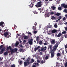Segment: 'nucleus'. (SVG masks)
Masks as SVG:
<instances>
[{
  "label": "nucleus",
  "instance_id": "obj_11",
  "mask_svg": "<svg viewBox=\"0 0 67 67\" xmlns=\"http://www.w3.org/2000/svg\"><path fill=\"white\" fill-rule=\"evenodd\" d=\"M9 49L10 51H11L12 49V47L10 46H9V47H7V51H9Z\"/></svg>",
  "mask_w": 67,
  "mask_h": 67
},
{
  "label": "nucleus",
  "instance_id": "obj_28",
  "mask_svg": "<svg viewBox=\"0 0 67 67\" xmlns=\"http://www.w3.org/2000/svg\"><path fill=\"white\" fill-rule=\"evenodd\" d=\"M32 29L35 30V31H36V27H34V26H33Z\"/></svg>",
  "mask_w": 67,
  "mask_h": 67
},
{
  "label": "nucleus",
  "instance_id": "obj_7",
  "mask_svg": "<svg viewBox=\"0 0 67 67\" xmlns=\"http://www.w3.org/2000/svg\"><path fill=\"white\" fill-rule=\"evenodd\" d=\"M28 43L30 45H32L33 44V39H31L29 40Z\"/></svg>",
  "mask_w": 67,
  "mask_h": 67
},
{
  "label": "nucleus",
  "instance_id": "obj_21",
  "mask_svg": "<svg viewBox=\"0 0 67 67\" xmlns=\"http://www.w3.org/2000/svg\"><path fill=\"white\" fill-rule=\"evenodd\" d=\"M55 15L57 16H59V15H60V13H56V14H55Z\"/></svg>",
  "mask_w": 67,
  "mask_h": 67
},
{
  "label": "nucleus",
  "instance_id": "obj_55",
  "mask_svg": "<svg viewBox=\"0 0 67 67\" xmlns=\"http://www.w3.org/2000/svg\"><path fill=\"white\" fill-rule=\"evenodd\" d=\"M60 39L61 40V41L63 40V36L61 37Z\"/></svg>",
  "mask_w": 67,
  "mask_h": 67
},
{
  "label": "nucleus",
  "instance_id": "obj_37",
  "mask_svg": "<svg viewBox=\"0 0 67 67\" xmlns=\"http://www.w3.org/2000/svg\"><path fill=\"white\" fill-rule=\"evenodd\" d=\"M35 1H36V0H31V2L32 3H34V2H35Z\"/></svg>",
  "mask_w": 67,
  "mask_h": 67
},
{
  "label": "nucleus",
  "instance_id": "obj_56",
  "mask_svg": "<svg viewBox=\"0 0 67 67\" xmlns=\"http://www.w3.org/2000/svg\"><path fill=\"white\" fill-rule=\"evenodd\" d=\"M19 46L20 47H23V46L22 44H20L19 45Z\"/></svg>",
  "mask_w": 67,
  "mask_h": 67
},
{
  "label": "nucleus",
  "instance_id": "obj_14",
  "mask_svg": "<svg viewBox=\"0 0 67 67\" xmlns=\"http://www.w3.org/2000/svg\"><path fill=\"white\" fill-rule=\"evenodd\" d=\"M23 37L24 40H26V39L27 40V39H28V38H29L26 35L24 36Z\"/></svg>",
  "mask_w": 67,
  "mask_h": 67
},
{
  "label": "nucleus",
  "instance_id": "obj_49",
  "mask_svg": "<svg viewBox=\"0 0 67 67\" xmlns=\"http://www.w3.org/2000/svg\"><path fill=\"white\" fill-rule=\"evenodd\" d=\"M52 45L50 46H49V48L50 49H52Z\"/></svg>",
  "mask_w": 67,
  "mask_h": 67
},
{
  "label": "nucleus",
  "instance_id": "obj_23",
  "mask_svg": "<svg viewBox=\"0 0 67 67\" xmlns=\"http://www.w3.org/2000/svg\"><path fill=\"white\" fill-rule=\"evenodd\" d=\"M63 12H65V13H67V9H64Z\"/></svg>",
  "mask_w": 67,
  "mask_h": 67
},
{
  "label": "nucleus",
  "instance_id": "obj_57",
  "mask_svg": "<svg viewBox=\"0 0 67 67\" xmlns=\"http://www.w3.org/2000/svg\"><path fill=\"white\" fill-rule=\"evenodd\" d=\"M28 60H29V61H30V60H31V59L29 57H28Z\"/></svg>",
  "mask_w": 67,
  "mask_h": 67
},
{
  "label": "nucleus",
  "instance_id": "obj_6",
  "mask_svg": "<svg viewBox=\"0 0 67 67\" xmlns=\"http://www.w3.org/2000/svg\"><path fill=\"white\" fill-rule=\"evenodd\" d=\"M17 51H18V49L16 48L15 49H12L11 51H10V52H11V53L12 54H13V53H14L15 52H17Z\"/></svg>",
  "mask_w": 67,
  "mask_h": 67
},
{
  "label": "nucleus",
  "instance_id": "obj_20",
  "mask_svg": "<svg viewBox=\"0 0 67 67\" xmlns=\"http://www.w3.org/2000/svg\"><path fill=\"white\" fill-rule=\"evenodd\" d=\"M41 52H42V51H44V47L42 46L41 47Z\"/></svg>",
  "mask_w": 67,
  "mask_h": 67
},
{
  "label": "nucleus",
  "instance_id": "obj_42",
  "mask_svg": "<svg viewBox=\"0 0 67 67\" xmlns=\"http://www.w3.org/2000/svg\"><path fill=\"white\" fill-rule=\"evenodd\" d=\"M54 26L55 28H57V25L56 24H55L54 25Z\"/></svg>",
  "mask_w": 67,
  "mask_h": 67
},
{
  "label": "nucleus",
  "instance_id": "obj_4",
  "mask_svg": "<svg viewBox=\"0 0 67 67\" xmlns=\"http://www.w3.org/2000/svg\"><path fill=\"white\" fill-rule=\"evenodd\" d=\"M30 62H24V65L25 67H26V66H27L28 65H30Z\"/></svg>",
  "mask_w": 67,
  "mask_h": 67
},
{
  "label": "nucleus",
  "instance_id": "obj_45",
  "mask_svg": "<svg viewBox=\"0 0 67 67\" xmlns=\"http://www.w3.org/2000/svg\"><path fill=\"white\" fill-rule=\"evenodd\" d=\"M66 20V17H64L63 19V21H65Z\"/></svg>",
  "mask_w": 67,
  "mask_h": 67
},
{
  "label": "nucleus",
  "instance_id": "obj_1",
  "mask_svg": "<svg viewBox=\"0 0 67 67\" xmlns=\"http://www.w3.org/2000/svg\"><path fill=\"white\" fill-rule=\"evenodd\" d=\"M59 43L58 42H56V44L53 47V48L50 51L51 56L52 58L54 56V55H55V51L56 50V48H57V47H58V46Z\"/></svg>",
  "mask_w": 67,
  "mask_h": 67
},
{
  "label": "nucleus",
  "instance_id": "obj_40",
  "mask_svg": "<svg viewBox=\"0 0 67 67\" xmlns=\"http://www.w3.org/2000/svg\"><path fill=\"white\" fill-rule=\"evenodd\" d=\"M45 58L46 59H48V56H47L45 57Z\"/></svg>",
  "mask_w": 67,
  "mask_h": 67
},
{
  "label": "nucleus",
  "instance_id": "obj_31",
  "mask_svg": "<svg viewBox=\"0 0 67 67\" xmlns=\"http://www.w3.org/2000/svg\"><path fill=\"white\" fill-rule=\"evenodd\" d=\"M58 18H59L58 19V21H59V20H60L62 19V16H60Z\"/></svg>",
  "mask_w": 67,
  "mask_h": 67
},
{
  "label": "nucleus",
  "instance_id": "obj_58",
  "mask_svg": "<svg viewBox=\"0 0 67 67\" xmlns=\"http://www.w3.org/2000/svg\"><path fill=\"white\" fill-rule=\"evenodd\" d=\"M65 31H67V26L65 27Z\"/></svg>",
  "mask_w": 67,
  "mask_h": 67
},
{
  "label": "nucleus",
  "instance_id": "obj_22",
  "mask_svg": "<svg viewBox=\"0 0 67 67\" xmlns=\"http://www.w3.org/2000/svg\"><path fill=\"white\" fill-rule=\"evenodd\" d=\"M51 44H55V40H52L51 41Z\"/></svg>",
  "mask_w": 67,
  "mask_h": 67
},
{
  "label": "nucleus",
  "instance_id": "obj_9",
  "mask_svg": "<svg viewBox=\"0 0 67 67\" xmlns=\"http://www.w3.org/2000/svg\"><path fill=\"white\" fill-rule=\"evenodd\" d=\"M5 37H7V35H9V33L8 32H6L4 33V35Z\"/></svg>",
  "mask_w": 67,
  "mask_h": 67
},
{
  "label": "nucleus",
  "instance_id": "obj_43",
  "mask_svg": "<svg viewBox=\"0 0 67 67\" xmlns=\"http://www.w3.org/2000/svg\"><path fill=\"white\" fill-rule=\"evenodd\" d=\"M54 13H55V12H50V14H54Z\"/></svg>",
  "mask_w": 67,
  "mask_h": 67
},
{
  "label": "nucleus",
  "instance_id": "obj_5",
  "mask_svg": "<svg viewBox=\"0 0 67 67\" xmlns=\"http://www.w3.org/2000/svg\"><path fill=\"white\" fill-rule=\"evenodd\" d=\"M39 66L40 65H39V64H38V63H34L33 64V65L32 66V67H37V66Z\"/></svg>",
  "mask_w": 67,
  "mask_h": 67
},
{
  "label": "nucleus",
  "instance_id": "obj_44",
  "mask_svg": "<svg viewBox=\"0 0 67 67\" xmlns=\"http://www.w3.org/2000/svg\"><path fill=\"white\" fill-rule=\"evenodd\" d=\"M22 51H23V49H22V48H21V49H19V51H20V52H21Z\"/></svg>",
  "mask_w": 67,
  "mask_h": 67
},
{
  "label": "nucleus",
  "instance_id": "obj_52",
  "mask_svg": "<svg viewBox=\"0 0 67 67\" xmlns=\"http://www.w3.org/2000/svg\"><path fill=\"white\" fill-rule=\"evenodd\" d=\"M27 34H30V35H31L32 34H31V33L29 31H28L27 32Z\"/></svg>",
  "mask_w": 67,
  "mask_h": 67
},
{
  "label": "nucleus",
  "instance_id": "obj_35",
  "mask_svg": "<svg viewBox=\"0 0 67 67\" xmlns=\"http://www.w3.org/2000/svg\"><path fill=\"white\" fill-rule=\"evenodd\" d=\"M66 33V31H64L62 32V34H65Z\"/></svg>",
  "mask_w": 67,
  "mask_h": 67
},
{
  "label": "nucleus",
  "instance_id": "obj_60",
  "mask_svg": "<svg viewBox=\"0 0 67 67\" xmlns=\"http://www.w3.org/2000/svg\"><path fill=\"white\" fill-rule=\"evenodd\" d=\"M37 62H38V63H40V60H37Z\"/></svg>",
  "mask_w": 67,
  "mask_h": 67
},
{
  "label": "nucleus",
  "instance_id": "obj_24",
  "mask_svg": "<svg viewBox=\"0 0 67 67\" xmlns=\"http://www.w3.org/2000/svg\"><path fill=\"white\" fill-rule=\"evenodd\" d=\"M8 51H6L4 53V55H6L8 54Z\"/></svg>",
  "mask_w": 67,
  "mask_h": 67
},
{
  "label": "nucleus",
  "instance_id": "obj_51",
  "mask_svg": "<svg viewBox=\"0 0 67 67\" xmlns=\"http://www.w3.org/2000/svg\"><path fill=\"white\" fill-rule=\"evenodd\" d=\"M37 48L36 47L35 48V49H34V51H35V52H36V51H37Z\"/></svg>",
  "mask_w": 67,
  "mask_h": 67
},
{
  "label": "nucleus",
  "instance_id": "obj_46",
  "mask_svg": "<svg viewBox=\"0 0 67 67\" xmlns=\"http://www.w3.org/2000/svg\"><path fill=\"white\" fill-rule=\"evenodd\" d=\"M36 48L37 49H39V48H40V46H38L37 47H36Z\"/></svg>",
  "mask_w": 67,
  "mask_h": 67
},
{
  "label": "nucleus",
  "instance_id": "obj_41",
  "mask_svg": "<svg viewBox=\"0 0 67 67\" xmlns=\"http://www.w3.org/2000/svg\"><path fill=\"white\" fill-rule=\"evenodd\" d=\"M56 66H59V63H56Z\"/></svg>",
  "mask_w": 67,
  "mask_h": 67
},
{
  "label": "nucleus",
  "instance_id": "obj_29",
  "mask_svg": "<svg viewBox=\"0 0 67 67\" xmlns=\"http://www.w3.org/2000/svg\"><path fill=\"white\" fill-rule=\"evenodd\" d=\"M33 13H34V14H37L38 13L36 11V10H35L33 12Z\"/></svg>",
  "mask_w": 67,
  "mask_h": 67
},
{
  "label": "nucleus",
  "instance_id": "obj_33",
  "mask_svg": "<svg viewBox=\"0 0 67 67\" xmlns=\"http://www.w3.org/2000/svg\"><path fill=\"white\" fill-rule=\"evenodd\" d=\"M39 44H40V45H42V41H39Z\"/></svg>",
  "mask_w": 67,
  "mask_h": 67
},
{
  "label": "nucleus",
  "instance_id": "obj_36",
  "mask_svg": "<svg viewBox=\"0 0 67 67\" xmlns=\"http://www.w3.org/2000/svg\"><path fill=\"white\" fill-rule=\"evenodd\" d=\"M37 33V31H34L33 32V33L34 34H36Z\"/></svg>",
  "mask_w": 67,
  "mask_h": 67
},
{
  "label": "nucleus",
  "instance_id": "obj_39",
  "mask_svg": "<svg viewBox=\"0 0 67 67\" xmlns=\"http://www.w3.org/2000/svg\"><path fill=\"white\" fill-rule=\"evenodd\" d=\"M41 62L42 64H43V63H45V62L43 61V60H41Z\"/></svg>",
  "mask_w": 67,
  "mask_h": 67
},
{
  "label": "nucleus",
  "instance_id": "obj_48",
  "mask_svg": "<svg viewBox=\"0 0 67 67\" xmlns=\"http://www.w3.org/2000/svg\"><path fill=\"white\" fill-rule=\"evenodd\" d=\"M26 62H27V63H28V62H30V61L29 60H28L27 59H26L25 60Z\"/></svg>",
  "mask_w": 67,
  "mask_h": 67
},
{
  "label": "nucleus",
  "instance_id": "obj_54",
  "mask_svg": "<svg viewBox=\"0 0 67 67\" xmlns=\"http://www.w3.org/2000/svg\"><path fill=\"white\" fill-rule=\"evenodd\" d=\"M64 8H65V9H67V5H65Z\"/></svg>",
  "mask_w": 67,
  "mask_h": 67
},
{
  "label": "nucleus",
  "instance_id": "obj_17",
  "mask_svg": "<svg viewBox=\"0 0 67 67\" xmlns=\"http://www.w3.org/2000/svg\"><path fill=\"white\" fill-rule=\"evenodd\" d=\"M65 4L63 3L61 4V7H64V8L65 6Z\"/></svg>",
  "mask_w": 67,
  "mask_h": 67
},
{
  "label": "nucleus",
  "instance_id": "obj_2",
  "mask_svg": "<svg viewBox=\"0 0 67 67\" xmlns=\"http://www.w3.org/2000/svg\"><path fill=\"white\" fill-rule=\"evenodd\" d=\"M42 5H43L42 2L40 1L37 3V4L35 5V7L36 8H40L41 7Z\"/></svg>",
  "mask_w": 67,
  "mask_h": 67
},
{
  "label": "nucleus",
  "instance_id": "obj_8",
  "mask_svg": "<svg viewBox=\"0 0 67 67\" xmlns=\"http://www.w3.org/2000/svg\"><path fill=\"white\" fill-rule=\"evenodd\" d=\"M3 24H4V22L1 21L0 23V26H2V27H4V26L3 25Z\"/></svg>",
  "mask_w": 67,
  "mask_h": 67
},
{
  "label": "nucleus",
  "instance_id": "obj_34",
  "mask_svg": "<svg viewBox=\"0 0 67 67\" xmlns=\"http://www.w3.org/2000/svg\"><path fill=\"white\" fill-rule=\"evenodd\" d=\"M10 67H15V64H12L11 65Z\"/></svg>",
  "mask_w": 67,
  "mask_h": 67
},
{
  "label": "nucleus",
  "instance_id": "obj_13",
  "mask_svg": "<svg viewBox=\"0 0 67 67\" xmlns=\"http://www.w3.org/2000/svg\"><path fill=\"white\" fill-rule=\"evenodd\" d=\"M62 35V33L59 32L58 34V35H57V37H60V36H61Z\"/></svg>",
  "mask_w": 67,
  "mask_h": 67
},
{
  "label": "nucleus",
  "instance_id": "obj_59",
  "mask_svg": "<svg viewBox=\"0 0 67 67\" xmlns=\"http://www.w3.org/2000/svg\"><path fill=\"white\" fill-rule=\"evenodd\" d=\"M67 34L64 36V37L65 38H67Z\"/></svg>",
  "mask_w": 67,
  "mask_h": 67
},
{
  "label": "nucleus",
  "instance_id": "obj_25",
  "mask_svg": "<svg viewBox=\"0 0 67 67\" xmlns=\"http://www.w3.org/2000/svg\"><path fill=\"white\" fill-rule=\"evenodd\" d=\"M51 8H52L53 10H54L56 9V7L54 6H52Z\"/></svg>",
  "mask_w": 67,
  "mask_h": 67
},
{
  "label": "nucleus",
  "instance_id": "obj_30",
  "mask_svg": "<svg viewBox=\"0 0 67 67\" xmlns=\"http://www.w3.org/2000/svg\"><path fill=\"white\" fill-rule=\"evenodd\" d=\"M19 44V42H16L15 43V45L16 46H17Z\"/></svg>",
  "mask_w": 67,
  "mask_h": 67
},
{
  "label": "nucleus",
  "instance_id": "obj_18",
  "mask_svg": "<svg viewBox=\"0 0 67 67\" xmlns=\"http://www.w3.org/2000/svg\"><path fill=\"white\" fill-rule=\"evenodd\" d=\"M58 10L60 11H61L62 10V7H58Z\"/></svg>",
  "mask_w": 67,
  "mask_h": 67
},
{
  "label": "nucleus",
  "instance_id": "obj_61",
  "mask_svg": "<svg viewBox=\"0 0 67 67\" xmlns=\"http://www.w3.org/2000/svg\"><path fill=\"white\" fill-rule=\"evenodd\" d=\"M52 34V36H54V34L52 33V34Z\"/></svg>",
  "mask_w": 67,
  "mask_h": 67
},
{
  "label": "nucleus",
  "instance_id": "obj_15",
  "mask_svg": "<svg viewBox=\"0 0 67 67\" xmlns=\"http://www.w3.org/2000/svg\"><path fill=\"white\" fill-rule=\"evenodd\" d=\"M57 30H53L52 31V33H55L57 32Z\"/></svg>",
  "mask_w": 67,
  "mask_h": 67
},
{
  "label": "nucleus",
  "instance_id": "obj_12",
  "mask_svg": "<svg viewBox=\"0 0 67 67\" xmlns=\"http://www.w3.org/2000/svg\"><path fill=\"white\" fill-rule=\"evenodd\" d=\"M34 3H31V4L29 5V7H30V8H32V7H33V5H34Z\"/></svg>",
  "mask_w": 67,
  "mask_h": 67
},
{
  "label": "nucleus",
  "instance_id": "obj_19",
  "mask_svg": "<svg viewBox=\"0 0 67 67\" xmlns=\"http://www.w3.org/2000/svg\"><path fill=\"white\" fill-rule=\"evenodd\" d=\"M57 56H61V54L60 53H58L57 54Z\"/></svg>",
  "mask_w": 67,
  "mask_h": 67
},
{
  "label": "nucleus",
  "instance_id": "obj_16",
  "mask_svg": "<svg viewBox=\"0 0 67 67\" xmlns=\"http://www.w3.org/2000/svg\"><path fill=\"white\" fill-rule=\"evenodd\" d=\"M10 64H9V65H8V64H6L5 65V67H10Z\"/></svg>",
  "mask_w": 67,
  "mask_h": 67
},
{
  "label": "nucleus",
  "instance_id": "obj_64",
  "mask_svg": "<svg viewBox=\"0 0 67 67\" xmlns=\"http://www.w3.org/2000/svg\"><path fill=\"white\" fill-rule=\"evenodd\" d=\"M65 48H67V45H65Z\"/></svg>",
  "mask_w": 67,
  "mask_h": 67
},
{
  "label": "nucleus",
  "instance_id": "obj_47",
  "mask_svg": "<svg viewBox=\"0 0 67 67\" xmlns=\"http://www.w3.org/2000/svg\"><path fill=\"white\" fill-rule=\"evenodd\" d=\"M64 66L65 67H67V62L65 63Z\"/></svg>",
  "mask_w": 67,
  "mask_h": 67
},
{
  "label": "nucleus",
  "instance_id": "obj_3",
  "mask_svg": "<svg viewBox=\"0 0 67 67\" xmlns=\"http://www.w3.org/2000/svg\"><path fill=\"white\" fill-rule=\"evenodd\" d=\"M2 47H3V45H1L0 46V49H1V50L0 51L1 54H2V53H3V52L5 51V48L3 47L2 48Z\"/></svg>",
  "mask_w": 67,
  "mask_h": 67
},
{
  "label": "nucleus",
  "instance_id": "obj_26",
  "mask_svg": "<svg viewBox=\"0 0 67 67\" xmlns=\"http://www.w3.org/2000/svg\"><path fill=\"white\" fill-rule=\"evenodd\" d=\"M55 17H54V16H53L51 18V19H52V20H54V19H55Z\"/></svg>",
  "mask_w": 67,
  "mask_h": 67
},
{
  "label": "nucleus",
  "instance_id": "obj_62",
  "mask_svg": "<svg viewBox=\"0 0 67 67\" xmlns=\"http://www.w3.org/2000/svg\"><path fill=\"white\" fill-rule=\"evenodd\" d=\"M38 10H39V11H40V12H41V8H39Z\"/></svg>",
  "mask_w": 67,
  "mask_h": 67
},
{
  "label": "nucleus",
  "instance_id": "obj_38",
  "mask_svg": "<svg viewBox=\"0 0 67 67\" xmlns=\"http://www.w3.org/2000/svg\"><path fill=\"white\" fill-rule=\"evenodd\" d=\"M34 62V60L33 59H32L31 60V63H33V62Z\"/></svg>",
  "mask_w": 67,
  "mask_h": 67
},
{
  "label": "nucleus",
  "instance_id": "obj_27",
  "mask_svg": "<svg viewBox=\"0 0 67 67\" xmlns=\"http://www.w3.org/2000/svg\"><path fill=\"white\" fill-rule=\"evenodd\" d=\"M52 26V25H47V28H48H48H51Z\"/></svg>",
  "mask_w": 67,
  "mask_h": 67
},
{
  "label": "nucleus",
  "instance_id": "obj_53",
  "mask_svg": "<svg viewBox=\"0 0 67 67\" xmlns=\"http://www.w3.org/2000/svg\"><path fill=\"white\" fill-rule=\"evenodd\" d=\"M44 51H46V47L45 46L44 47Z\"/></svg>",
  "mask_w": 67,
  "mask_h": 67
},
{
  "label": "nucleus",
  "instance_id": "obj_50",
  "mask_svg": "<svg viewBox=\"0 0 67 67\" xmlns=\"http://www.w3.org/2000/svg\"><path fill=\"white\" fill-rule=\"evenodd\" d=\"M25 42H26V40H24L23 42V44H25Z\"/></svg>",
  "mask_w": 67,
  "mask_h": 67
},
{
  "label": "nucleus",
  "instance_id": "obj_10",
  "mask_svg": "<svg viewBox=\"0 0 67 67\" xmlns=\"http://www.w3.org/2000/svg\"><path fill=\"white\" fill-rule=\"evenodd\" d=\"M36 41H37V44L38 43V40H39V36H38L36 38Z\"/></svg>",
  "mask_w": 67,
  "mask_h": 67
},
{
  "label": "nucleus",
  "instance_id": "obj_32",
  "mask_svg": "<svg viewBox=\"0 0 67 67\" xmlns=\"http://www.w3.org/2000/svg\"><path fill=\"white\" fill-rule=\"evenodd\" d=\"M22 63H23V62L22 61H20L19 62V63L20 65H22Z\"/></svg>",
  "mask_w": 67,
  "mask_h": 67
},
{
  "label": "nucleus",
  "instance_id": "obj_63",
  "mask_svg": "<svg viewBox=\"0 0 67 67\" xmlns=\"http://www.w3.org/2000/svg\"><path fill=\"white\" fill-rule=\"evenodd\" d=\"M21 59H23V60H24L25 59V58H21Z\"/></svg>",
  "mask_w": 67,
  "mask_h": 67
}]
</instances>
